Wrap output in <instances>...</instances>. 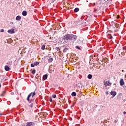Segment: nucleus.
<instances>
[{"label": "nucleus", "instance_id": "20", "mask_svg": "<svg viewBox=\"0 0 126 126\" xmlns=\"http://www.w3.org/2000/svg\"><path fill=\"white\" fill-rule=\"evenodd\" d=\"M56 97L57 95L56 94H54L52 95V98H53L54 99H56Z\"/></svg>", "mask_w": 126, "mask_h": 126}, {"label": "nucleus", "instance_id": "34", "mask_svg": "<svg viewBox=\"0 0 126 126\" xmlns=\"http://www.w3.org/2000/svg\"><path fill=\"white\" fill-rule=\"evenodd\" d=\"M1 87V84L0 83V88Z\"/></svg>", "mask_w": 126, "mask_h": 126}, {"label": "nucleus", "instance_id": "26", "mask_svg": "<svg viewBox=\"0 0 126 126\" xmlns=\"http://www.w3.org/2000/svg\"><path fill=\"white\" fill-rule=\"evenodd\" d=\"M49 101H50V102H52V98H49Z\"/></svg>", "mask_w": 126, "mask_h": 126}, {"label": "nucleus", "instance_id": "8", "mask_svg": "<svg viewBox=\"0 0 126 126\" xmlns=\"http://www.w3.org/2000/svg\"><path fill=\"white\" fill-rule=\"evenodd\" d=\"M6 92V91L5 90L3 91L2 94H1V96H2V97H4V96H5Z\"/></svg>", "mask_w": 126, "mask_h": 126}, {"label": "nucleus", "instance_id": "12", "mask_svg": "<svg viewBox=\"0 0 126 126\" xmlns=\"http://www.w3.org/2000/svg\"><path fill=\"white\" fill-rule=\"evenodd\" d=\"M43 78L44 80H46V79H47V78H48V75L45 74V75H43Z\"/></svg>", "mask_w": 126, "mask_h": 126}, {"label": "nucleus", "instance_id": "27", "mask_svg": "<svg viewBox=\"0 0 126 126\" xmlns=\"http://www.w3.org/2000/svg\"><path fill=\"white\" fill-rule=\"evenodd\" d=\"M112 0H107V1H108L109 2H112Z\"/></svg>", "mask_w": 126, "mask_h": 126}, {"label": "nucleus", "instance_id": "9", "mask_svg": "<svg viewBox=\"0 0 126 126\" xmlns=\"http://www.w3.org/2000/svg\"><path fill=\"white\" fill-rule=\"evenodd\" d=\"M5 70H6V71H9V70H10V68H9V67H8V66H5Z\"/></svg>", "mask_w": 126, "mask_h": 126}, {"label": "nucleus", "instance_id": "6", "mask_svg": "<svg viewBox=\"0 0 126 126\" xmlns=\"http://www.w3.org/2000/svg\"><path fill=\"white\" fill-rule=\"evenodd\" d=\"M110 94L111 95H112V98H114V97H115V96L117 95V92H116L115 91H111L110 92Z\"/></svg>", "mask_w": 126, "mask_h": 126}, {"label": "nucleus", "instance_id": "18", "mask_svg": "<svg viewBox=\"0 0 126 126\" xmlns=\"http://www.w3.org/2000/svg\"><path fill=\"white\" fill-rule=\"evenodd\" d=\"M45 48H46V45H43L41 47V50H45Z\"/></svg>", "mask_w": 126, "mask_h": 126}, {"label": "nucleus", "instance_id": "10", "mask_svg": "<svg viewBox=\"0 0 126 126\" xmlns=\"http://www.w3.org/2000/svg\"><path fill=\"white\" fill-rule=\"evenodd\" d=\"M21 20V16H17L16 18V20H17L18 21H19V20Z\"/></svg>", "mask_w": 126, "mask_h": 126}, {"label": "nucleus", "instance_id": "25", "mask_svg": "<svg viewBox=\"0 0 126 126\" xmlns=\"http://www.w3.org/2000/svg\"><path fill=\"white\" fill-rule=\"evenodd\" d=\"M55 49L57 50V51H59L58 50H60V47H56Z\"/></svg>", "mask_w": 126, "mask_h": 126}, {"label": "nucleus", "instance_id": "16", "mask_svg": "<svg viewBox=\"0 0 126 126\" xmlns=\"http://www.w3.org/2000/svg\"><path fill=\"white\" fill-rule=\"evenodd\" d=\"M79 11V8H75L74 9V12H78Z\"/></svg>", "mask_w": 126, "mask_h": 126}, {"label": "nucleus", "instance_id": "2", "mask_svg": "<svg viewBox=\"0 0 126 126\" xmlns=\"http://www.w3.org/2000/svg\"><path fill=\"white\" fill-rule=\"evenodd\" d=\"M63 40H72L73 41H76L77 40V36L74 34H67L62 37Z\"/></svg>", "mask_w": 126, "mask_h": 126}, {"label": "nucleus", "instance_id": "3", "mask_svg": "<svg viewBox=\"0 0 126 126\" xmlns=\"http://www.w3.org/2000/svg\"><path fill=\"white\" fill-rule=\"evenodd\" d=\"M104 85L105 87H107V86H111L112 85V83H111L110 80L106 81L104 82Z\"/></svg>", "mask_w": 126, "mask_h": 126}, {"label": "nucleus", "instance_id": "17", "mask_svg": "<svg viewBox=\"0 0 126 126\" xmlns=\"http://www.w3.org/2000/svg\"><path fill=\"white\" fill-rule=\"evenodd\" d=\"M88 78L89 79H91V78H92V75H91V74H89V75H88Z\"/></svg>", "mask_w": 126, "mask_h": 126}, {"label": "nucleus", "instance_id": "24", "mask_svg": "<svg viewBox=\"0 0 126 126\" xmlns=\"http://www.w3.org/2000/svg\"><path fill=\"white\" fill-rule=\"evenodd\" d=\"M0 32H4V30L3 29H1Z\"/></svg>", "mask_w": 126, "mask_h": 126}, {"label": "nucleus", "instance_id": "22", "mask_svg": "<svg viewBox=\"0 0 126 126\" xmlns=\"http://www.w3.org/2000/svg\"><path fill=\"white\" fill-rule=\"evenodd\" d=\"M31 67H35V64L33 63L31 64Z\"/></svg>", "mask_w": 126, "mask_h": 126}, {"label": "nucleus", "instance_id": "35", "mask_svg": "<svg viewBox=\"0 0 126 126\" xmlns=\"http://www.w3.org/2000/svg\"><path fill=\"white\" fill-rule=\"evenodd\" d=\"M114 85H116V84H114Z\"/></svg>", "mask_w": 126, "mask_h": 126}, {"label": "nucleus", "instance_id": "28", "mask_svg": "<svg viewBox=\"0 0 126 126\" xmlns=\"http://www.w3.org/2000/svg\"><path fill=\"white\" fill-rule=\"evenodd\" d=\"M113 39V36H112V35H111L110 37V39L112 40Z\"/></svg>", "mask_w": 126, "mask_h": 126}, {"label": "nucleus", "instance_id": "11", "mask_svg": "<svg viewBox=\"0 0 126 126\" xmlns=\"http://www.w3.org/2000/svg\"><path fill=\"white\" fill-rule=\"evenodd\" d=\"M22 15H23V16H26V15H27V12L26 11H23L22 12Z\"/></svg>", "mask_w": 126, "mask_h": 126}, {"label": "nucleus", "instance_id": "23", "mask_svg": "<svg viewBox=\"0 0 126 126\" xmlns=\"http://www.w3.org/2000/svg\"><path fill=\"white\" fill-rule=\"evenodd\" d=\"M76 49H78V50H80V47H79V46H76Z\"/></svg>", "mask_w": 126, "mask_h": 126}, {"label": "nucleus", "instance_id": "21", "mask_svg": "<svg viewBox=\"0 0 126 126\" xmlns=\"http://www.w3.org/2000/svg\"><path fill=\"white\" fill-rule=\"evenodd\" d=\"M32 74H35L36 73V70H33L32 72Z\"/></svg>", "mask_w": 126, "mask_h": 126}, {"label": "nucleus", "instance_id": "19", "mask_svg": "<svg viewBox=\"0 0 126 126\" xmlns=\"http://www.w3.org/2000/svg\"><path fill=\"white\" fill-rule=\"evenodd\" d=\"M67 50H68V48H65L63 50V53H65V52H66Z\"/></svg>", "mask_w": 126, "mask_h": 126}, {"label": "nucleus", "instance_id": "30", "mask_svg": "<svg viewBox=\"0 0 126 126\" xmlns=\"http://www.w3.org/2000/svg\"><path fill=\"white\" fill-rule=\"evenodd\" d=\"M123 114H124V115H126V111H124Z\"/></svg>", "mask_w": 126, "mask_h": 126}, {"label": "nucleus", "instance_id": "33", "mask_svg": "<svg viewBox=\"0 0 126 126\" xmlns=\"http://www.w3.org/2000/svg\"><path fill=\"white\" fill-rule=\"evenodd\" d=\"M117 120H115L114 121V123H117Z\"/></svg>", "mask_w": 126, "mask_h": 126}, {"label": "nucleus", "instance_id": "4", "mask_svg": "<svg viewBox=\"0 0 126 126\" xmlns=\"http://www.w3.org/2000/svg\"><path fill=\"white\" fill-rule=\"evenodd\" d=\"M8 33L9 34H14L15 32L14 31V29H10L8 31Z\"/></svg>", "mask_w": 126, "mask_h": 126}, {"label": "nucleus", "instance_id": "1", "mask_svg": "<svg viewBox=\"0 0 126 126\" xmlns=\"http://www.w3.org/2000/svg\"><path fill=\"white\" fill-rule=\"evenodd\" d=\"M32 98L36 95V92H32L29 94L28 95V97L27 98V100L28 101V107L29 108V109H32L33 108V106L34 105V99H31L30 100V97L32 96Z\"/></svg>", "mask_w": 126, "mask_h": 126}, {"label": "nucleus", "instance_id": "32", "mask_svg": "<svg viewBox=\"0 0 126 126\" xmlns=\"http://www.w3.org/2000/svg\"><path fill=\"white\" fill-rule=\"evenodd\" d=\"M106 94H109V92H108V91L106 92Z\"/></svg>", "mask_w": 126, "mask_h": 126}, {"label": "nucleus", "instance_id": "13", "mask_svg": "<svg viewBox=\"0 0 126 126\" xmlns=\"http://www.w3.org/2000/svg\"><path fill=\"white\" fill-rule=\"evenodd\" d=\"M71 95L73 96V97H75V96H76V93L75 92H73Z\"/></svg>", "mask_w": 126, "mask_h": 126}, {"label": "nucleus", "instance_id": "31", "mask_svg": "<svg viewBox=\"0 0 126 126\" xmlns=\"http://www.w3.org/2000/svg\"><path fill=\"white\" fill-rule=\"evenodd\" d=\"M100 0V1H105V0Z\"/></svg>", "mask_w": 126, "mask_h": 126}, {"label": "nucleus", "instance_id": "15", "mask_svg": "<svg viewBox=\"0 0 126 126\" xmlns=\"http://www.w3.org/2000/svg\"><path fill=\"white\" fill-rule=\"evenodd\" d=\"M48 62L49 63H52V62H53V58H49L48 59Z\"/></svg>", "mask_w": 126, "mask_h": 126}, {"label": "nucleus", "instance_id": "5", "mask_svg": "<svg viewBox=\"0 0 126 126\" xmlns=\"http://www.w3.org/2000/svg\"><path fill=\"white\" fill-rule=\"evenodd\" d=\"M35 123L34 122H27L26 126H34Z\"/></svg>", "mask_w": 126, "mask_h": 126}, {"label": "nucleus", "instance_id": "7", "mask_svg": "<svg viewBox=\"0 0 126 126\" xmlns=\"http://www.w3.org/2000/svg\"><path fill=\"white\" fill-rule=\"evenodd\" d=\"M119 83L121 86H123V85L125 84V82H124V80L123 79H121L120 80Z\"/></svg>", "mask_w": 126, "mask_h": 126}, {"label": "nucleus", "instance_id": "29", "mask_svg": "<svg viewBox=\"0 0 126 126\" xmlns=\"http://www.w3.org/2000/svg\"><path fill=\"white\" fill-rule=\"evenodd\" d=\"M117 18H120V16L119 15H117V17H116Z\"/></svg>", "mask_w": 126, "mask_h": 126}, {"label": "nucleus", "instance_id": "14", "mask_svg": "<svg viewBox=\"0 0 126 126\" xmlns=\"http://www.w3.org/2000/svg\"><path fill=\"white\" fill-rule=\"evenodd\" d=\"M34 64L35 66H37V65H39V64H40V63L39 62H36L34 63Z\"/></svg>", "mask_w": 126, "mask_h": 126}]
</instances>
